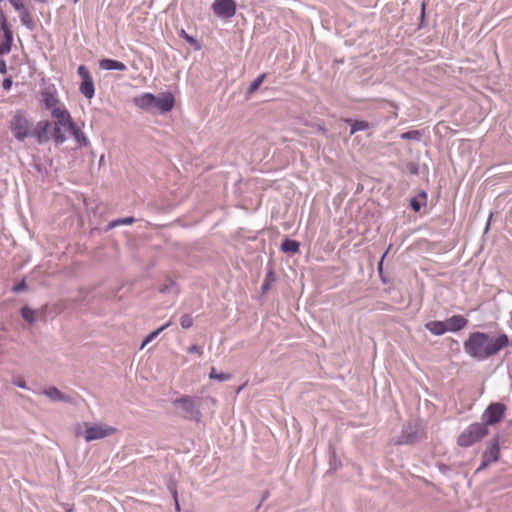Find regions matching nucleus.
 <instances>
[{"label":"nucleus","mask_w":512,"mask_h":512,"mask_svg":"<svg viewBox=\"0 0 512 512\" xmlns=\"http://www.w3.org/2000/svg\"><path fill=\"white\" fill-rule=\"evenodd\" d=\"M511 341L504 332L496 336L481 331L469 333L463 343L464 352L476 361L488 359L509 347Z\"/></svg>","instance_id":"obj_1"},{"label":"nucleus","mask_w":512,"mask_h":512,"mask_svg":"<svg viewBox=\"0 0 512 512\" xmlns=\"http://www.w3.org/2000/svg\"><path fill=\"white\" fill-rule=\"evenodd\" d=\"M489 433V429L480 422L468 425L457 437V445L461 448H468L481 441Z\"/></svg>","instance_id":"obj_2"},{"label":"nucleus","mask_w":512,"mask_h":512,"mask_svg":"<svg viewBox=\"0 0 512 512\" xmlns=\"http://www.w3.org/2000/svg\"><path fill=\"white\" fill-rule=\"evenodd\" d=\"M10 129L19 142L32 136L31 123L23 111H17L10 121Z\"/></svg>","instance_id":"obj_3"},{"label":"nucleus","mask_w":512,"mask_h":512,"mask_svg":"<svg viewBox=\"0 0 512 512\" xmlns=\"http://www.w3.org/2000/svg\"><path fill=\"white\" fill-rule=\"evenodd\" d=\"M196 397L183 395L173 400V406L185 412V418L194 422H200L202 413L196 405Z\"/></svg>","instance_id":"obj_4"},{"label":"nucleus","mask_w":512,"mask_h":512,"mask_svg":"<svg viewBox=\"0 0 512 512\" xmlns=\"http://www.w3.org/2000/svg\"><path fill=\"white\" fill-rule=\"evenodd\" d=\"M507 407L502 402L490 403L481 415V424L486 428L499 423L505 416Z\"/></svg>","instance_id":"obj_5"},{"label":"nucleus","mask_w":512,"mask_h":512,"mask_svg":"<svg viewBox=\"0 0 512 512\" xmlns=\"http://www.w3.org/2000/svg\"><path fill=\"white\" fill-rule=\"evenodd\" d=\"M422 432V424L419 420L409 421L403 426L401 434L396 439L398 445H411L418 441Z\"/></svg>","instance_id":"obj_6"},{"label":"nucleus","mask_w":512,"mask_h":512,"mask_svg":"<svg viewBox=\"0 0 512 512\" xmlns=\"http://www.w3.org/2000/svg\"><path fill=\"white\" fill-rule=\"evenodd\" d=\"M77 73L82 80L79 86L80 93L86 99H92L95 96V85L91 73L83 64L78 67Z\"/></svg>","instance_id":"obj_7"},{"label":"nucleus","mask_w":512,"mask_h":512,"mask_svg":"<svg viewBox=\"0 0 512 512\" xmlns=\"http://www.w3.org/2000/svg\"><path fill=\"white\" fill-rule=\"evenodd\" d=\"M211 9L220 19H230L237 12V3L235 0H214Z\"/></svg>","instance_id":"obj_8"},{"label":"nucleus","mask_w":512,"mask_h":512,"mask_svg":"<svg viewBox=\"0 0 512 512\" xmlns=\"http://www.w3.org/2000/svg\"><path fill=\"white\" fill-rule=\"evenodd\" d=\"M500 443L501 437L497 433L487 442L486 448L482 453V458L491 463L499 461L501 452Z\"/></svg>","instance_id":"obj_9"},{"label":"nucleus","mask_w":512,"mask_h":512,"mask_svg":"<svg viewBox=\"0 0 512 512\" xmlns=\"http://www.w3.org/2000/svg\"><path fill=\"white\" fill-rule=\"evenodd\" d=\"M114 431L115 428L113 427L100 424H93L86 428L84 439L87 442L103 439L106 436L113 434Z\"/></svg>","instance_id":"obj_10"},{"label":"nucleus","mask_w":512,"mask_h":512,"mask_svg":"<svg viewBox=\"0 0 512 512\" xmlns=\"http://www.w3.org/2000/svg\"><path fill=\"white\" fill-rule=\"evenodd\" d=\"M11 6L19 13L20 22L27 29L32 30L35 26L34 20L31 16L30 11L24 5L22 0H8Z\"/></svg>","instance_id":"obj_11"},{"label":"nucleus","mask_w":512,"mask_h":512,"mask_svg":"<svg viewBox=\"0 0 512 512\" xmlns=\"http://www.w3.org/2000/svg\"><path fill=\"white\" fill-rule=\"evenodd\" d=\"M39 394L45 395L52 402H62L67 404H75V398L64 394L55 386H49L48 388L41 391Z\"/></svg>","instance_id":"obj_12"},{"label":"nucleus","mask_w":512,"mask_h":512,"mask_svg":"<svg viewBox=\"0 0 512 512\" xmlns=\"http://www.w3.org/2000/svg\"><path fill=\"white\" fill-rule=\"evenodd\" d=\"M174 105V96L168 92L161 96H156L154 110H158L160 113L164 114L170 112L174 108Z\"/></svg>","instance_id":"obj_13"},{"label":"nucleus","mask_w":512,"mask_h":512,"mask_svg":"<svg viewBox=\"0 0 512 512\" xmlns=\"http://www.w3.org/2000/svg\"><path fill=\"white\" fill-rule=\"evenodd\" d=\"M444 321L445 326L447 328V332L452 333H457L463 330L468 324V319L463 315H453Z\"/></svg>","instance_id":"obj_14"},{"label":"nucleus","mask_w":512,"mask_h":512,"mask_svg":"<svg viewBox=\"0 0 512 512\" xmlns=\"http://www.w3.org/2000/svg\"><path fill=\"white\" fill-rule=\"evenodd\" d=\"M156 101V95L146 92L142 93L141 95L135 97L133 99L134 104L145 111H153L154 110V104Z\"/></svg>","instance_id":"obj_15"},{"label":"nucleus","mask_w":512,"mask_h":512,"mask_svg":"<svg viewBox=\"0 0 512 512\" xmlns=\"http://www.w3.org/2000/svg\"><path fill=\"white\" fill-rule=\"evenodd\" d=\"M51 123L48 120L39 121L36 127L32 130V136L36 138L39 144L46 143L49 140L48 131Z\"/></svg>","instance_id":"obj_16"},{"label":"nucleus","mask_w":512,"mask_h":512,"mask_svg":"<svg viewBox=\"0 0 512 512\" xmlns=\"http://www.w3.org/2000/svg\"><path fill=\"white\" fill-rule=\"evenodd\" d=\"M51 116L56 119L54 124L62 125L65 129L73 122L69 111L65 108L54 107L51 110Z\"/></svg>","instance_id":"obj_17"},{"label":"nucleus","mask_w":512,"mask_h":512,"mask_svg":"<svg viewBox=\"0 0 512 512\" xmlns=\"http://www.w3.org/2000/svg\"><path fill=\"white\" fill-rule=\"evenodd\" d=\"M159 292L164 295L176 297L180 293L177 282L171 277H167L162 284L159 285Z\"/></svg>","instance_id":"obj_18"},{"label":"nucleus","mask_w":512,"mask_h":512,"mask_svg":"<svg viewBox=\"0 0 512 512\" xmlns=\"http://www.w3.org/2000/svg\"><path fill=\"white\" fill-rule=\"evenodd\" d=\"M99 67L102 70L106 71H125L127 69L126 65L119 61L112 58H103L99 61Z\"/></svg>","instance_id":"obj_19"},{"label":"nucleus","mask_w":512,"mask_h":512,"mask_svg":"<svg viewBox=\"0 0 512 512\" xmlns=\"http://www.w3.org/2000/svg\"><path fill=\"white\" fill-rule=\"evenodd\" d=\"M0 31L3 33V41L8 42L13 45V32L10 28V25L7 21V18L0 7Z\"/></svg>","instance_id":"obj_20"},{"label":"nucleus","mask_w":512,"mask_h":512,"mask_svg":"<svg viewBox=\"0 0 512 512\" xmlns=\"http://www.w3.org/2000/svg\"><path fill=\"white\" fill-rule=\"evenodd\" d=\"M427 192L425 190H421L416 196H413L409 200V207L414 212H419L422 207L427 205Z\"/></svg>","instance_id":"obj_21"},{"label":"nucleus","mask_w":512,"mask_h":512,"mask_svg":"<svg viewBox=\"0 0 512 512\" xmlns=\"http://www.w3.org/2000/svg\"><path fill=\"white\" fill-rule=\"evenodd\" d=\"M72 135V137L76 140V142L83 147H86L89 145V139L85 135L84 132H82L77 125L74 122H71L69 126L66 128Z\"/></svg>","instance_id":"obj_22"},{"label":"nucleus","mask_w":512,"mask_h":512,"mask_svg":"<svg viewBox=\"0 0 512 512\" xmlns=\"http://www.w3.org/2000/svg\"><path fill=\"white\" fill-rule=\"evenodd\" d=\"M425 328L435 336H441L447 332L445 321L433 320L425 324Z\"/></svg>","instance_id":"obj_23"},{"label":"nucleus","mask_w":512,"mask_h":512,"mask_svg":"<svg viewBox=\"0 0 512 512\" xmlns=\"http://www.w3.org/2000/svg\"><path fill=\"white\" fill-rule=\"evenodd\" d=\"M280 249L283 253L297 254L300 251V242L287 237L282 241Z\"/></svg>","instance_id":"obj_24"},{"label":"nucleus","mask_w":512,"mask_h":512,"mask_svg":"<svg viewBox=\"0 0 512 512\" xmlns=\"http://www.w3.org/2000/svg\"><path fill=\"white\" fill-rule=\"evenodd\" d=\"M59 99L55 92L45 91L42 93V103L47 110H52L54 107H57V103Z\"/></svg>","instance_id":"obj_25"},{"label":"nucleus","mask_w":512,"mask_h":512,"mask_svg":"<svg viewBox=\"0 0 512 512\" xmlns=\"http://www.w3.org/2000/svg\"><path fill=\"white\" fill-rule=\"evenodd\" d=\"M346 122L350 124V135H353L359 131L367 130L370 127L369 122L365 120H352L348 118L346 119Z\"/></svg>","instance_id":"obj_26"},{"label":"nucleus","mask_w":512,"mask_h":512,"mask_svg":"<svg viewBox=\"0 0 512 512\" xmlns=\"http://www.w3.org/2000/svg\"><path fill=\"white\" fill-rule=\"evenodd\" d=\"M276 280L277 277L275 272L272 269H268L264 281L261 285V293H267L271 289L272 285L276 282Z\"/></svg>","instance_id":"obj_27"},{"label":"nucleus","mask_w":512,"mask_h":512,"mask_svg":"<svg viewBox=\"0 0 512 512\" xmlns=\"http://www.w3.org/2000/svg\"><path fill=\"white\" fill-rule=\"evenodd\" d=\"M172 324L171 321L166 322L165 324L161 325L157 329L153 330L149 334L145 336V338L142 340L141 348L145 347L147 344L152 342L161 332L166 330L170 325Z\"/></svg>","instance_id":"obj_28"},{"label":"nucleus","mask_w":512,"mask_h":512,"mask_svg":"<svg viewBox=\"0 0 512 512\" xmlns=\"http://www.w3.org/2000/svg\"><path fill=\"white\" fill-rule=\"evenodd\" d=\"M178 35H179V37H180V38H182V39H183V40H185L187 43H189V44H190V46H191L194 50L198 51V50H200V49L202 48L201 43L196 39V37H194V36H192V35L188 34V33L185 31V29H183V28H182V29L178 32Z\"/></svg>","instance_id":"obj_29"},{"label":"nucleus","mask_w":512,"mask_h":512,"mask_svg":"<svg viewBox=\"0 0 512 512\" xmlns=\"http://www.w3.org/2000/svg\"><path fill=\"white\" fill-rule=\"evenodd\" d=\"M63 129H65V128L62 125L54 124V126H53L52 137H53V140L56 145H61L67 140V137H66Z\"/></svg>","instance_id":"obj_30"},{"label":"nucleus","mask_w":512,"mask_h":512,"mask_svg":"<svg viewBox=\"0 0 512 512\" xmlns=\"http://www.w3.org/2000/svg\"><path fill=\"white\" fill-rule=\"evenodd\" d=\"M424 136V130H409V131H406V132H403L401 135H400V138L402 140H412V141H417V142H420L422 140Z\"/></svg>","instance_id":"obj_31"},{"label":"nucleus","mask_w":512,"mask_h":512,"mask_svg":"<svg viewBox=\"0 0 512 512\" xmlns=\"http://www.w3.org/2000/svg\"><path fill=\"white\" fill-rule=\"evenodd\" d=\"M208 377L219 382H224L230 380L232 375L230 373L218 372L215 367H211Z\"/></svg>","instance_id":"obj_32"},{"label":"nucleus","mask_w":512,"mask_h":512,"mask_svg":"<svg viewBox=\"0 0 512 512\" xmlns=\"http://www.w3.org/2000/svg\"><path fill=\"white\" fill-rule=\"evenodd\" d=\"M22 318L30 324L36 321V310L29 306H23L20 310Z\"/></svg>","instance_id":"obj_33"},{"label":"nucleus","mask_w":512,"mask_h":512,"mask_svg":"<svg viewBox=\"0 0 512 512\" xmlns=\"http://www.w3.org/2000/svg\"><path fill=\"white\" fill-rule=\"evenodd\" d=\"M267 74L266 73H261L260 75H258L249 85L248 89H247V93L248 94H252L254 93L255 91H257L261 84L263 83L264 79L266 78Z\"/></svg>","instance_id":"obj_34"},{"label":"nucleus","mask_w":512,"mask_h":512,"mask_svg":"<svg viewBox=\"0 0 512 512\" xmlns=\"http://www.w3.org/2000/svg\"><path fill=\"white\" fill-rule=\"evenodd\" d=\"M134 222H135V218L132 217V216H128V217H124V218H118V219H115V220L109 222L108 229L115 228V227H117L119 225L132 224Z\"/></svg>","instance_id":"obj_35"},{"label":"nucleus","mask_w":512,"mask_h":512,"mask_svg":"<svg viewBox=\"0 0 512 512\" xmlns=\"http://www.w3.org/2000/svg\"><path fill=\"white\" fill-rule=\"evenodd\" d=\"M28 289V285H27V282L25 279H22L21 281H19L17 284H15L12 288H11V291L13 293H22L24 291H26Z\"/></svg>","instance_id":"obj_36"},{"label":"nucleus","mask_w":512,"mask_h":512,"mask_svg":"<svg viewBox=\"0 0 512 512\" xmlns=\"http://www.w3.org/2000/svg\"><path fill=\"white\" fill-rule=\"evenodd\" d=\"M180 325L183 329H189L193 326V319L189 314L181 316Z\"/></svg>","instance_id":"obj_37"},{"label":"nucleus","mask_w":512,"mask_h":512,"mask_svg":"<svg viewBox=\"0 0 512 512\" xmlns=\"http://www.w3.org/2000/svg\"><path fill=\"white\" fill-rule=\"evenodd\" d=\"M329 463H330V470L335 471L341 466V462L337 458L335 451L330 452Z\"/></svg>","instance_id":"obj_38"},{"label":"nucleus","mask_w":512,"mask_h":512,"mask_svg":"<svg viewBox=\"0 0 512 512\" xmlns=\"http://www.w3.org/2000/svg\"><path fill=\"white\" fill-rule=\"evenodd\" d=\"M167 489L168 491L170 492L172 498H176L178 496V491H177V484H176V481L173 480V479H170L167 483Z\"/></svg>","instance_id":"obj_39"},{"label":"nucleus","mask_w":512,"mask_h":512,"mask_svg":"<svg viewBox=\"0 0 512 512\" xmlns=\"http://www.w3.org/2000/svg\"><path fill=\"white\" fill-rule=\"evenodd\" d=\"M12 46H13L12 44L2 41L0 43V56L9 54L12 49Z\"/></svg>","instance_id":"obj_40"},{"label":"nucleus","mask_w":512,"mask_h":512,"mask_svg":"<svg viewBox=\"0 0 512 512\" xmlns=\"http://www.w3.org/2000/svg\"><path fill=\"white\" fill-rule=\"evenodd\" d=\"M388 250L389 249H387L386 252L382 255L381 259L379 260V262L377 264V271H378V273H379V275H380V277H381V279H382V281L384 283L386 282V280L382 276V274H383V263H384V259H385L386 255L388 253Z\"/></svg>","instance_id":"obj_41"},{"label":"nucleus","mask_w":512,"mask_h":512,"mask_svg":"<svg viewBox=\"0 0 512 512\" xmlns=\"http://www.w3.org/2000/svg\"><path fill=\"white\" fill-rule=\"evenodd\" d=\"M13 86V80L11 77H6L2 81V87L5 91H9Z\"/></svg>","instance_id":"obj_42"},{"label":"nucleus","mask_w":512,"mask_h":512,"mask_svg":"<svg viewBox=\"0 0 512 512\" xmlns=\"http://www.w3.org/2000/svg\"><path fill=\"white\" fill-rule=\"evenodd\" d=\"M491 464H492L491 462H489L486 459L482 458L480 465L475 470V473L481 472L482 470L486 469Z\"/></svg>","instance_id":"obj_43"},{"label":"nucleus","mask_w":512,"mask_h":512,"mask_svg":"<svg viewBox=\"0 0 512 512\" xmlns=\"http://www.w3.org/2000/svg\"><path fill=\"white\" fill-rule=\"evenodd\" d=\"M437 468L442 474H447L451 469L449 465L444 463H438Z\"/></svg>","instance_id":"obj_44"},{"label":"nucleus","mask_w":512,"mask_h":512,"mask_svg":"<svg viewBox=\"0 0 512 512\" xmlns=\"http://www.w3.org/2000/svg\"><path fill=\"white\" fill-rule=\"evenodd\" d=\"M14 385L21 389H27L26 383L23 379H16L13 381Z\"/></svg>","instance_id":"obj_45"},{"label":"nucleus","mask_w":512,"mask_h":512,"mask_svg":"<svg viewBox=\"0 0 512 512\" xmlns=\"http://www.w3.org/2000/svg\"><path fill=\"white\" fill-rule=\"evenodd\" d=\"M492 219H493V213L490 212L487 222H486V225H485L484 233H487L490 230Z\"/></svg>","instance_id":"obj_46"},{"label":"nucleus","mask_w":512,"mask_h":512,"mask_svg":"<svg viewBox=\"0 0 512 512\" xmlns=\"http://www.w3.org/2000/svg\"><path fill=\"white\" fill-rule=\"evenodd\" d=\"M7 72V63L4 59H0V74H5Z\"/></svg>","instance_id":"obj_47"},{"label":"nucleus","mask_w":512,"mask_h":512,"mask_svg":"<svg viewBox=\"0 0 512 512\" xmlns=\"http://www.w3.org/2000/svg\"><path fill=\"white\" fill-rule=\"evenodd\" d=\"M188 352L189 353H201V348L198 345L193 344L189 347Z\"/></svg>","instance_id":"obj_48"},{"label":"nucleus","mask_w":512,"mask_h":512,"mask_svg":"<svg viewBox=\"0 0 512 512\" xmlns=\"http://www.w3.org/2000/svg\"><path fill=\"white\" fill-rule=\"evenodd\" d=\"M409 172H410L411 174H417V173H418V167H417V165H416V164H414V163H411V164L409 165Z\"/></svg>","instance_id":"obj_49"},{"label":"nucleus","mask_w":512,"mask_h":512,"mask_svg":"<svg viewBox=\"0 0 512 512\" xmlns=\"http://www.w3.org/2000/svg\"><path fill=\"white\" fill-rule=\"evenodd\" d=\"M173 501H174V506H175L176 512H180L181 507H180L178 496L176 498H173Z\"/></svg>","instance_id":"obj_50"},{"label":"nucleus","mask_w":512,"mask_h":512,"mask_svg":"<svg viewBox=\"0 0 512 512\" xmlns=\"http://www.w3.org/2000/svg\"><path fill=\"white\" fill-rule=\"evenodd\" d=\"M421 18H422V21H423V20H424V18H425V3H423V4H422Z\"/></svg>","instance_id":"obj_51"},{"label":"nucleus","mask_w":512,"mask_h":512,"mask_svg":"<svg viewBox=\"0 0 512 512\" xmlns=\"http://www.w3.org/2000/svg\"><path fill=\"white\" fill-rule=\"evenodd\" d=\"M319 131H321L322 133H325L326 132V128L323 126V125H320L318 127Z\"/></svg>","instance_id":"obj_52"},{"label":"nucleus","mask_w":512,"mask_h":512,"mask_svg":"<svg viewBox=\"0 0 512 512\" xmlns=\"http://www.w3.org/2000/svg\"><path fill=\"white\" fill-rule=\"evenodd\" d=\"M38 3L45 4L48 2V0H36Z\"/></svg>","instance_id":"obj_53"},{"label":"nucleus","mask_w":512,"mask_h":512,"mask_svg":"<svg viewBox=\"0 0 512 512\" xmlns=\"http://www.w3.org/2000/svg\"><path fill=\"white\" fill-rule=\"evenodd\" d=\"M66 512H74L72 509L67 510Z\"/></svg>","instance_id":"obj_54"},{"label":"nucleus","mask_w":512,"mask_h":512,"mask_svg":"<svg viewBox=\"0 0 512 512\" xmlns=\"http://www.w3.org/2000/svg\"><path fill=\"white\" fill-rule=\"evenodd\" d=\"M72 1H73L74 3H77V2H79V0H72Z\"/></svg>","instance_id":"obj_55"},{"label":"nucleus","mask_w":512,"mask_h":512,"mask_svg":"<svg viewBox=\"0 0 512 512\" xmlns=\"http://www.w3.org/2000/svg\"><path fill=\"white\" fill-rule=\"evenodd\" d=\"M3 0H0V2H2Z\"/></svg>","instance_id":"obj_56"}]
</instances>
